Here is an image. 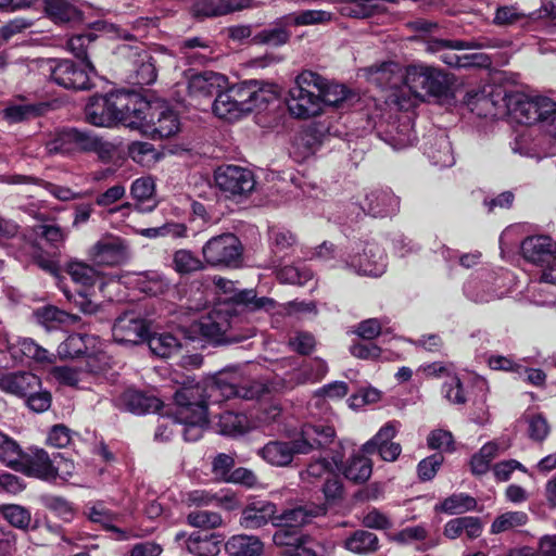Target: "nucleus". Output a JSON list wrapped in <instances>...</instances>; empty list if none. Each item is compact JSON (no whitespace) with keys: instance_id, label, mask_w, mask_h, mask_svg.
Here are the masks:
<instances>
[{"instance_id":"1","label":"nucleus","mask_w":556,"mask_h":556,"mask_svg":"<svg viewBox=\"0 0 556 556\" xmlns=\"http://www.w3.org/2000/svg\"><path fill=\"white\" fill-rule=\"evenodd\" d=\"M233 302L232 309H216L202 317L200 320H192V332H200L204 338L216 343L240 341L252 334V329L244 336H236L231 333L241 321L242 317L248 318L249 315L256 312H270L276 307V302L271 298H257L253 289H243L237 291L231 296Z\"/></svg>"},{"instance_id":"2","label":"nucleus","mask_w":556,"mask_h":556,"mask_svg":"<svg viewBox=\"0 0 556 556\" xmlns=\"http://www.w3.org/2000/svg\"><path fill=\"white\" fill-rule=\"evenodd\" d=\"M148 108L149 102L137 93L115 91L91 97L85 106V119L97 127L123 125L134 130L146 125L142 114Z\"/></svg>"},{"instance_id":"3","label":"nucleus","mask_w":556,"mask_h":556,"mask_svg":"<svg viewBox=\"0 0 556 556\" xmlns=\"http://www.w3.org/2000/svg\"><path fill=\"white\" fill-rule=\"evenodd\" d=\"M336 435L331 426L305 424L296 438L291 441H269L257 454L269 465L289 466L295 455H306L329 445Z\"/></svg>"},{"instance_id":"4","label":"nucleus","mask_w":556,"mask_h":556,"mask_svg":"<svg viewBox=\"0 0 556 556\" xmlns=\"http://www.w3.org/2000/svg\"><path fill=\"white\" fill-rule=\"evenodd\" d=\"M174 400L177 405L176 419L179 432L187 442L198 441L207 426L210 402L203 399L199 387L177 390Z\"/></svg>"},{"instance_id":"5","label":"nucleus","mask_w":556,"mask_h":556,"mask_svg":"<svg viewBox=\"0 0 556 556\" xmlns=\"http://www.w3.org/2000/svg\"><path fill=\"white\" fill-rule=\"evenodd\" d=\"M324 84L321 76L313 71L301 72L289 89L286 104L291 116L308 119L321 114L320 101L315 88Z\"/></svg>"},{"instance_id":"6","label":"nucleus","mask_w":556,"mask_h":556,"mask_svg":"<svg viewBox=\"0 0 556 556\" xmlns=\"http://www.w3.org/2000/svg\"><path fill=\"white\" fill-rule=\"evenodd\" d=\"M514 117L521 124L536 125L539 130L556 139V102L547 97H520L513 109Z\"/></svg>"},{"instance_id":"7","label":"nucleus","mask_w":556,"mask_h":556,"mask_svg":"<svg viewBox=\"0 0 556 556\" xmlns=\"http://www.w3.org/2000/svg\"><path fill=\"white\" fill-rule=\"evenodd\" d=\"M404 84L415 97L447 96L450 79L442 71L425 64L409 65L404 75Z\"/></svg>"},{"instance_id":"8","label":"nucleus","mask_w":556,"mask_h":556,"mask_svg":"<svg viewBox=\"0 0 556 556\" xmlns=\"http://www.w3.org/2000/svg\"><path fill=\"white\" fill-rule=\"evenodd\" d=\"M50 153H70L75 150L94 152L101 159L111 154L112 146L91 132L68 128L61 131L48 146Z\"/></svg>"},{"instance_id":"9","label":"nucleus","mask_w":556,"mask_h":556,"mask_svg":"<svg viewBox=\"0 0 556 556\" xmlns=\"http://www.w3.org/2000/svg\"><path fill=\"white\" fill-rule=\"evenodd\" d=\"M242 254L243 245L231 232L212 237L202 248L204 262L212 267H238Z\"/></svg>"},{"instance_id":"10","label":"nucleus","mask_w":556,"mask_h":556,"mask_svg":"<svg viewBox=\"0 0 556 556\" xmlns=\"http://www.w3.org/2000/svg\"><path fill=\"white\" fill-rule=\"evenodd\" d=\"M268 391L267 387L255 380L242 379L237 374L220 376L207 389V397L218 396L224 399L240 397L243 400H256Z\"/></svg>"},{"instance_id":"11","label":"nucleus","mask_w":556,"mask_h":556,"mask_svg":"<svg viewBox=\"0 0 556 556\" xmlns=\"http://www.w3.org/2000/svg\"><path fill=\"white\" fill-rule=\"evenodd\" d=\"M214 179L226 198L237 201L247 198L255 187L253 173L237 165L219 166L215 170Z\"/></svg>"},{"instance_id":"12","label":"nucleus","mask_w":556,"mask_h":556,"mask_svg":"<svg viewBox=\"0 0 556 556\" xmlns=\"http://www.w3.org/2000/svg\"><path fill=\"white\" fill-rule=\"evenodd\" d=\"M117 54L124 59L125 65L131 72L135 84L148 86L153 84L157 77L154 59L141 43H123L117 47Z\"/></svg>"},{"instance_id":"13","label":"nucleus","mask_w":556,"mask_h":556,"mask_svg":"<svg viewBox=\"0 0 556 556\" xmlns=\"http://www.w3.org/2000/svg\"><path fill=\"white\" fill-rule=\"evenodd\" d=\"M149 323L135 311L121 314L112 327V336L118 344L137 345L146 341Z\"/></svg>"},{"instance_id":"14","label":"nucleus","mask_w":556,"mask_h":556,"mask_svg":"<svg viewBox=\"0 0 556 556\" xmlns=\"http://www.w3.org/2000/svg\"><path fill=\"white\" fill-rule=\"evenodd\" d=\"M90 74L86 63L80 66L71 60H59L50 66L51 79L65 89L87 90L91 88Z\"/></svg>"},{"instance_id":"15","label":"nucleus","mask_w":556,"mask_h":556,"mask_svg":"<svg viewBox=\"0 0 556 556\" xmlns=\"http://www.w3.org/2000/svg\"><path fill=\"white\" fill-rule=\"evenodd\" d=\"M60 454L50 457L42 448L30 450L29 453L22 454L17 460L15 470L22 471L28 477H35L42 480H53L59 476V468L55 465Z\"/></svg>"},{"instance_id":"16","label":"nucleus","mask_w":556,"mask_h":556,"mask_svg":"<svg viewBox=\"0 0 556 556\" xmlns=\"http://www.w3.org/2000/svg\"><path fill=\"white\" fill-rule=\"evenodd\" d=\"M397 433V422L389 421L361 447L363 454L371 455L377 453L384 462H395L402 452L400 443L393 439Z\"/></svg>"},{"instance_id":"17","label":"nucleus","mask_w":556,"mask_h":556,"mask_svg":"<svg viewBox=\"0 0 556 556\" xmlns=\"http://www.w3.org/2000/svg\"><path fill=\"white\" fill-rule=\"evenodd\" d=\"M227 77L215 72H202L192 75L188 81V94L195 105L211 101L217 93L227 87Z\"/></svg>"},{"instance_id":"18","label":"nucleus","mask_w":556,"mask_h":556,"mask_svg":"<svg viewBox=\"0 0 556 556\" xmlns=\"http://www.w3.org/2000/svg\"><path fill=\"white\" fill-rule=\"evenodd\" d=\"M346 267L357 275L380 277L387 267L383 250L376 243H366L362 253L349 256Z\"/></svg>"},{"instance_id":"19","label":"nucleus","mask_w":556,"mask_h":556,"mask_svg":"<svg viewBox=\"0 0 556 556\" xmlns=\"http://www.w3.org/2000/svg\"><path fill=\"white\" fill-rule=\"evenodd\" d=\"M277 506L263 498H251L241 510L239 523L244 529H258L271 522L275 526Z\"/></svg>"},{"instance_id":"20","label":"nucleus","mask_w":556,"mask_h":556,"mask_svg":"<svg viewBox=\"0 0 556 556\" xmlns=\"http://www.w3.org/2000/svg\"><path fill=\"white\" fill-rule=\"evenodd\" d=\"M127 247L116 237H105L89 250L90 261L98 266H116L127 260Z\"/></svg>"},{"instance_id":"21","label":"nucleus","mask_w":556,"mask_h":556,"mask_svg":"<svg viewBox=\"0 0 556 556\" xmlns=\"http://www.w3.org/2000/svg\"><path fill=\"white\" fill-rule=\"evenodd\" d=\"M257 7L254 0H195L192 13L198 18L227 15Z\"/></svg>"},{"instance_id":"22","label":"nucleus","mask_w":556,"mask_h":556,"mask_svg":"<svg viewBox=\"0 0 556 556\" xmlns=\"http://www.w3.org/2000/svg\"><path fill=\"white\" fill-rule=\"evenodd\" d=\"M521 253L534 265L548 266L556 261V242L548 236L528 237L521 243Z\"/></svg>"},{"instance_id":"23","label":"nucleus","mask_w":556,"mask_h":556,"mask_svg":"<svg viewBox=\"0 0 556 556\" xmlns=\"http://www.w3.org/2000/svg\"><path fill=\"white\" fill-rule=\"evenodd\" d=\"M41 380L29 371H3L0 369V390L17 397H26L30 392L40 389Z\"/></svg>"},{"instance_id":"24","label":"nucleus","mask_w":556,"mask_h":556,"mask_svg":"<svg viewBox=\"0 0 556 556\" xmlns=\"http://www.w3.org/2000/svg\"><path fill=\"white\" fill-rule=\"evenodd\" d=\"M142 115L144 116L142 122L146 125L142 127H134V130H138L142 134L157 135L159 138H168L179 130L178 117L170 110L161 111L155 122V112H153V108L149 103V108L144 110Z\"/></svg>"},{"instance_id":"25","label":"nucleus","mask_w":556,"mask_h":556,"mask_svg":"<svg viewBox=\"0 0 556 556\" xmlns=\"http://www.w3.org/2000/svg\"><path fill=\"white\" fill-rule=\"evenodd\" d=\"M175 541L179 545H186V551L194 556H218L222 551L220 535L193 532L188 538L185 532H178Z\"/></svg>"},{"instance_id":"26","label":"nucleus","mask_w":556,"mask_h":556,"mask_svg":"<svg viewBox=\"0 0 556 556\" xmlns=\"http://www.w3.org/2000/svg\"><path fill=\"white\" fill-rule=\"evenodd\" d=\"M372 217H387L400 210V199L391 190L377 189L368 192L362 205Z\"/></svg>"},{"instance_id":"27","label":"nucleus","mask_w":556,"mask_h":556,"mask_svg":"<svg viewBox=\"0 0 556 556\" xmlns=\"http://www.w3.org/2000/svg\"><path fill=\"white\" fill-rule=\"evenodd\" d=\"M325 508L315 504H306L286 509L280 515L276 514V527L298 530L308 523L313 518L324 515Z\"/></svg>"},{"instance_id":"28","label":"nucleus","mask_w":556,"mask_h":556,"mask_svg":"<svg viewBox=\"0 0 556 556\" xmlns=\"http://www.w3.org/2000/svg\"><path fill=\"white\" fill-rule=\"evenodd\" d=\"M273 541L277 546L293 547L294 553L286 552L283 556H317V552L313 551L309 544L312 541L303 536L298 530L291 528L279 527L273 536Z\"/></svg>"},{"instance_id":"29","label":"nucleus","mask_w":556,"mask_h":556,"mask_svg":"<svg viewBox=\"0 0 556 556\" xmlns=\"http://www.w3.org/2000/svg\"><path fill=\"white\" fill-rule=\"evenodd\" d=\"M293 26L288 14L277 18L267 28L261 30L253 37L254 43L268 45L271 47H280L289 42L292 33L290 27Z\"/></svg>"},{"instance_id":"30","label":"nucleus","mask_w":556,"mask_h":556,"mask_svg":"<svg viewBox=\"0 0 556 556\" xmlns=\"http://www.w3.org/2000/svg\"><path fill=\"white\" fill-rule=\"evenodd\" d=\"M342 471V475L349 481L361 484L365 483L372 473V462L367 454H363L361 451L351 455L344 464L338 466Z\"/></svg>"},{"instance_id":"31","label":"nucleus","mask_w":556,"mask_h":556,"mask_svg":"<svg viewBox=\"0 0 556 556\" xmlns=\"http://www.w3.org/2000/svg\"><path fill=\"white\" fill-rule=\"evenodd\" d=\"M425 153L433 165L441 168L450 167L455 162L452 144L445 134L429 136Z\"/></svg>"},{"instance_id":"32","label":"nucleus","mask_w":556,"mask_h":556,"mask_svg":"<svg viewBox=\"0 0 556 556\" xmlns=\"http://www.w3.org/2000/svg\"><path fill=\"white\" fill-rule=\"evenodd\" d=\"M321 146V132L316 127L301 130L293 139L291 153L298 161L315 154Z\"/></svg>"},{"instance_id":"33","label":"nucleus","mask_w":556,"mask_h":556,"mask_svg":"<svg viewBox=\"0 0 556 556\" xmlns=\"http://www.w3.org/2000/svg\"><path fill=\"white\" fill-rule=\"evenodd\" d=\"M155 193V185L152 178H138L131 184L130 194L137 201L135 210L140 213L152 212L157 202L153 198Z\"/></svg>"},{"instance_id":"34","label":"nucleus","mask_w":556,"mask_h":556,"mask_svg":"<svg viewBox=\"0 0 556 556\" xmlns=\"http://www.w3.org/2000/svg\"><path fill=\"white\" fill-rule=\"evenodd\" d=\"M228 556H261L264 551L262 541L255 535L238 534L225 544Z\"/></svg>"},{"instance_id":"35","label":"nucleus","mask_w":556,"mask_h":556,"mask_svg":"<svg viewBox=\"0 0 556 556\" xmlns=\"http://www.w3.org/2000/svg\"><path fill=\"white\" fill-rule=\"evenodd\" d=\"M47 16L55 24L80 22L83 13L68 0H43Z\"/></svg>"},{"instance_id":"36","label":"nucleus","mask_w":556,"mask_h":556,"mask_svg":"<svg viewBox=\"0 0 556 556\" xmlns=\"http://www.w3.org/2000/svg\"><path fill=\"white\" fill-rule=\"evenodd\" d=\"M395 0H343L340 12L353 18H367L383 10V3Z\"/></svg>"},{"instance_id":"37","label":"nucleus","mask_w":556,"mask_h":556,"mask_svg":"<svg viewBox=\"0 0 556 556\" xmlns=\"http://www.w3.org/2000/svg\"><path fill=\"white\" fill-rule=\"evenodd\" d=\"M121 400L127 410L138 415L159 412L162 407V402L159 399L147 396L136 390L125 391Z\"/></svg>"},{"instance_id":"38","label":"nucleus","mask_w":556,"mask_h":556,"mask_svg":"<svg viewBox=\"0 0 556 556\" xmlns=\"http://www.w3.org/2000/svg\"><path fill=\"white\" fill-rule=\"evenodd\" d=\"M12 355H21L41 364H51L54 355L31 338H18L10 348Z\"/></svg>"},{"instance_id":"39","label":"nucleus","mask_w":556,"mask_h":556,"mask_svg":"<svg viewBox=\"0 0 556 556\" xmlns=\"http://www.w3.org/2000/svg\"><path fill=\"white\" fill-rule=\"evenodd\" d=\"M391 539L400 544H412L414 542H422L419 551H428L437 546L440 542V538H429L428 531L425 526L418 525L414 527H407L400 532L393 534Z\"/></svg>"},{"instance_id":"40","label":"nucleus","mask_w":556,"mask_h":556,"mask_svg":"<svg viewBox=\"0 0 556 556\" xmlns=\"http://www.w3.org/2000/svg\"><path fill=\"white\" fill-rule=\"evenodd\" d=\"M271 240V264L274 267L280 266L282 260L290 255L296 240L292 232L285 229H273L270 231Z\"/></svg>"},{"instance_id":"41","label":"nucleus","mask_w":556,"mask_h":556,"mask_svg":"<svg viewBox=\"0 0 556 556\" xmlns=\"http://www.w3.org/2000/svg\"><path fill=\"white\" fill-rule=\"evenodd\" d=\"M321 80L324 83L321 84L323 86L320 88H315L320 101L321 112L324 111L325 105L340 108L349 100L351 92L345 86L329 83L323 76Z\"/></svg>"},{"instance_id":"42","label":"nucleus","mask_w":556,"mask_h":556,"mask_svg":"<svg viewBox=\"0 0 556 556\" xmlns=\"http://www.w3.org/2000/svg\"><path fill=\"white\" fill-rule=\"evenodd\" d=\"M370 79L381 88L393 89L397 84L404 80L400 67L395 62H384L380 65H374L369 70Z\"/></svg>"},{"instance_id":"43","label":"nucleus","mask_w":556,"mask_h":556,"mask_svg":"<svg viewBox=\"0 0 556 556\" xmlns=\"http://www.w3.org/2000/svg\"><path fill=\"white\" fill-rule=\"evenodd\" d=\"M34 317L38 324L48 330L55 329L60 325L72 324L76 319V316L51 305L36 309Z\"/></svg>"},{"instance_id":"44","label":"nucleus","mask_w":556,"mask_h":556,"mask_svg":"<svg viewBox=\"0 0 556 556\" xmlns=\"http://www.w3.org/2000/svg\"><path fill=\"white\" fill-rule=\"evenodd\" d=\"M345 547L355 554H371L379 548L378 536L367 530H357L345 540Z\"/></svg>"},{"instance_id":"45","label":"nucleus","mask_w":556,"mask_h":556,"mask_svg":"<svg viewBox=\"0 0 556 556\" xmlns=\"http://www.w3.org/2000/svg\"><path fill=\"white\" fill-rule=\"evenodd\" d=\"M231 96V91L226 87L225 90L222 89L215 97L212 109L214 114L219 118L235 121L244 115L243 112L239 110V105L232 101Z\"/></svg>"},{"instance_id":"46","label":"nucleus","mask_w":556,"mask_h":556,"mask_svg":"<svg viewBox=\"0 0 556 556\" xmlns=\"http://www.w3.org/2000/svg\"><path fill=\"white\" fill-rule=\"evenodd\" d=\"M146 340L151 352L162 358L172 356L181 346L178 339L170 333L151 334L149 331Z\"/></svg>"},{"instance_id":"47","label":"nucleus","mask_w":556,"mask_h":556,"mask_svg":"<svg viewBox=\"0 0 556 556\" xmlns=\"http://www.w3.org/2000/svg\"><path fill=\"white\" fill-rule=\"evenodd\" d=\"M477 500L465 493H456L446 497L440 505L435 507V510L448 514V515H462L467 511L475 510L477 508Z\"/></svg>"},{"instance_id":"48","label":"nucleus","mask_w":556,"mask_h":556,"mask_svg":"<svg viewBox=\"0 0 556 556\" xmlns=\"http://www.w3.org/2000/svg\"><path fill=\"white\" fill-rule=\"evenodd\" d=\"M498 443L492 441L485 443L480 451L471 457L470 466L473 475H483L490 469L491 462L500 453ZM506 450V446L502 447V451Z\"/></svg>"},{"instance_id":"49","label":"nucleus","mask_w":556,"mask_h":556,"mask_svg":"<svg viewBox=\"0 0 556 556\" xmlns=\"http://www.w3.org/2000/svg\"><path fill=\"white\" fill-rule=\"evenodd\" d=\"M42 104H13L2 111L3 118L10 124L26 122L43 112Z\"/></svg>"},{"instance_id":"50","label":"nucleus","mask_w":556,"mask_h":556,"mask_svg":"<svg viewBox=\"0 0 556 556\" xmlns=\"http://www.w3.org/2000/svg\"><path fill=\"white\" fill-rule=\"evenodd\" d=\"M395 150H402L413 144L415 136L412 131L409 122L399 124L396 127L391 126L383 138Z\"/></svg>"},{"instance_id":"51","label":"nucleus","mask_w":556,"mask_h":556,"mask_svg":"<svg viewBox=\"0 0 556 556\" xmlns=\"http://www.w3.org/2000/svg\"><path fill=\"white\" fill-rule=\"evenodd\" d=\"M0 514L11 526L17 529L26 530L31 522L30 511L22 505H0Z\"/></svg>"},{"instance_id":"52","label":"nucleus","mask_w":556,"mask_h":556,"mask_svg":"<svg viewBox=\"0 0 556 556\" xmlns=\"http://www.w3.org/2000/svg\"><path fill=\"white\" fill-rule=\"evenodd\" d=\"M288 16L293 26L327 24L333 17L331 12L325 10H304L298 13H290Z\"/></svg>"},{"instance_id":"53","label":"nucleus","mask_w":556,"mask_h":556,"mask_svg":"<svg viewBox=\"0 0 556 556\" xmlns=\"http://www.w3.org/2000/svg\"><path fill=\"white\" fill-rule=\"evenodd\" d=\"M174 269L181 274L187 275L205 268L203 262L197 257L189 250H178L173 256Z\"/></svg>"},{"instance_id":"54","label":"nucleus","mask_w":556,"mask_h":556,"mask_svg":"<svg viewBox=\"0 0 556 556\" xmlns=\"http://www.w3.org/2000/svg\"><path fill=\"white\" fill-rule=\"evenodd\" d=\"M97 35L92 31H88L85 34H78L71 37L67 41V47L70 51L78 59H81L84 63H86V67L90 72H94V66L87 58L88 46L94 41Z\"/></svg>"},{"instance_id":"55","label":"nucleus","mask_w":556,"mask_h":556,"mask_svg":"<svg viewBox=\"0 0 556 556\" xmlns=\"http://www.w3.org/2000/svg\"><path fill=\"white\" fill-rule=\"evenodd\" d=\"M247 417L242 414L224 412L219 415L218 428L224 435H238L245 431Z\"/></svg>"},{"instance_id":"56","label":"nucleus","mask_w":556,"mask_h":556,"mask_svg":"<svg viewBox=\"0 0 556 556\" xmlns=\"http://www.w3.org/2000/svg\"><path fill=\"white\" fill-rule=\"evenodd\" d=\"M252 92H254L251 98L252 111L264 110L269 103L277 100V89L273 84L256 80V87Z\"/></svg>"},{"instance_id":"57","label":"nucleus","mask_w":556,"mask_h":556,"mask_svg":"<svg viewBox=\"0 0 556 556\" xmlns=\"http://www.w3.org/2000/svg\"><path fill=\"white\" fill-rule=\"evenodd\" d=\"M528 516L523 511H506L495 518L491 526L492 533H502L526 525Z\"/></svg>"},{"instance_id":"58","label":"nucleus","mask_w":556,"mask_h":556,"mask_svg":"<svg viewBox=\"0 0 556 556\" xmlns=\"http://www.w3.org/2000/svg\"><path fill=\"white\" fill-rule=\"evenodd\" d=\"M254 87H256V80H247L228 87L232 93V101L239 105V110H241L243 114L252 112L251 98L254 94V92H252Z\"/></svg>"},{"instance_id":"59","label":"nucleus","mask_w":556,"mask_h":556,"mask_svg":"<svg viewBox=\"0 0 556 556\" xmlns=\"http://www.w3.org/2000/svg\"><path fill=\"white\" fill-rule=\"evenodd\" d=\"M476 109L484 117H496L506 106L505 98L501 93L482 96L477 99Z\"/></svg>"},{"instance_id":"60","label":"nucleus","mask_w":556,"mask_h":556,"mask_svg":"<svg viewBox=\"0 0 556 556\" xmlns=\"http://www.w3.org/2000/svg\"><path fill=\"white\" fill-rule=\"evenodd\" d=\"M139 286L142 291L159 295L163 294L169 288V282L161 273L149 271L142 274Z\"/></svg>"},{"instance_id":"61","label":"nucleus","mask_w":556,"mask_h":556,"mask_svg":"<svg viewBox=\"0 0 556 556\" xmlns=\"http://www.w3.org/2000/svg\"><path fill=\"white\" fill-rule=\"evenodd\" d=\"M277 279L282 283L304 285L312 279L313 274L306 267L285 266L277 270Z\"/></svg>"},{"instance_id":"62","label":"nucleus","mask_w":556,"mask_h":556,"mask_svg":"<svg viewBox=\"0 0 556 556\" xmlns=\"http://www.w3.org/2000/svg\"><path fill=\"white\" fill-rule=\"evenodd\" d=\"M188 523L195 528L215 529L222 526L223 518L216 511L194 510L187 516Z\"/></svg>"},{"instance_id":"63","label":"nucleus","mask_w":556,"mask_h":556,"mask_svg":"<svg viewBox=\"0 0 556 556\" xmlns=\"http://www.w3.org/2000/svg\"><path fill=\"white\" fill-rule=\"evenodd\" d=\"M68 275L72 280L81 286H93L98 279V271L84 263L75 262L68 265Z\"/></svg>"},{"instance_id":"64","label":"nucleus","mask_w":556,"mask_h":556,"mask_svg":"<svg viewBox=\"0 0 556 556\" xmlns=\"http://www.w3.org/2000/svg\"><path fill=\"white\" fill-rule=\"evenodd\" d=\"M87 352L85 338L81 334L74 333L68 336L58 348L61 357L75 358Z\"/></svg>"}]
</instances>
